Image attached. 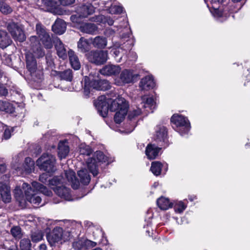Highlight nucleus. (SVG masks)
Listing matches in <instances>:
<instances>
[{
  "label": "nucleus",
  "mask_w": 250,
  "mask_h": 250,
  "mask_svg": "<svg viewBox=\"0 0 250 250\" xmlns=\"http://www.w3.org/2000/svg\"><path fill=\"white\" fill-rule=\"evenodd\" d=\"M171 122L174 129L182 136L188 134L190 129L188 120L182 115L174 114L171 118Z\"/></svg>",
  "instance_id": "0eeeda50"
},
{
  "label": "nucleus",
  "mask_w": 250,
  "mask_h": 250,
  "mask_svg": "<svg viewBox=\"0 0 250 250\" xmlns=\"http://www.w3.org/2000/svg\"><path fill=\"white\" fill-rule=\"evenodd\" d=\"M36 31L38 36H32L29 38L31 51L37 58L42 57L45 52L41 46V44L46 49L53 47V42L46 28L41 23H37L36 25Z\"/></svg>",
  "instance_id": "f03ea898"
},
{
  "label": "nucleus",
  "mask_w": 250,
  "mask_h": 250,
  "mask_svg": "<svg viewBox=\"0 0 250 250\" xmlns=\"http://www.w3.org/2000/svg\"><path fill=\"white\" fill-rule=\"evenodd\" d=\"M160 149L154 145L149 144L146 147V155L149 159H154L158 155Z\"/></svg>",
  "instance_id": "4be33fe9"
},
{
  "label": "nucleus",
  "mask_w": 250,
  "mask_h": 250,
  "mask_svg": "<svg viewBox=\"0 0 250 250\" xmlns=\"http://www.w3.org/2000/svg\"><path fill=\"white\" fill-rule=\"evenodd\" d=\"M68 55L72 67L76 70L80 69L81 68V63L75 53L72 50H69L68 52Z\"/></svg>",
  "instance_id": "412c9836"
},
{
  "label": "nucleus",
  "mask_w": 250,
  "mask_h": 250,
  "mask_svg": "<svg viewBox=\"0 0 250 250\" xmlns=\"http://www.w3.org/2000/svg\"><path fill=\"white\" fill-rule=\"evenodd\" d=\"M157 204L159 208L162 210H167L172 207V203L168 199L161 197L157 201Z\"/></svg>",
  "instance_id": "c756f323"
},
{
  "label": "nucleus",
  "mask_w": 250,
  "mask_h": 250,
  "mask_svg": "<svg viewBox=\"0 0 250 250\" xmlns=\"http://www.w3.org/2000/svg\"><path fill=\"white\" fill-rule=\"evenodd\" d=\"M7 29L15 40L22 42L25 40L23 31L15 22L11 21L8 23Z\"/></svg>",
  "instance_id": "9b49d317"
},
{
  "label": "nucleus",
  "mask_w": 250,
  "mask_h": 250,
  "mask_svg": "<svg viewBox=\"0 0 250 250\" xmlns=\"http://www.w3.org/2000/svg\"><path fill=\"white\" fill-rule=\"evenodd\" d=\"M2 73L1 71V70H0V78H1L2 77Z\"/></svg>",
  "instance_id": "338daca9"
},
{
  "label": "nucleus",
  "mask_w": 250,
  "mask_h": 250,
  "mask_svg": "<svg viewBox=\"0 0 250 250\" xmlns=\"http://www.w3.org/2000/svg\"><path fill=\"white\" fill-rule=\"evenodd\" d=\"M100 79H94L89 82L88 79L85 78L84 79V86L83 88V93L86 97L90 96L91 92H93V90H99V87L100 86Z\"/></svg>",
  "instance_id": "4468645a"
},
{
  "label": "nucleus",
  "mask_w": 250,
  "mask_h": 250,
  "mask_svg": "<svg viewBox=\"0 0 250 250\" xmlns=\"http://www.w3.org/2000/svg\"><path fill=\"white\" fill-rule=\"evenodd\" d=\"M137 76V75L133 74L132 70L125 69L121 72L119 77L116 79L115 83L120 86L133 83L134 78Z\"/></svg>",
  "instance_id": "f8f14e48"
},
{
  "label": "nucleus",
  "mask_w": 250,
  "mask_h": 250,
  "mask_svg": "<svg viewBox=\"0 0 250 250\" xmlns=\"http://www.w3.org/2000/svg\"><path fill=\"white\" fill-rule=\"evenodd\" d=\"M83 239H80L73 243V248L75 250H83Z\"/></svg>",
  "instance_id": "c03bdc74"
},
{
  "label": "nucleus",
  "mask_w": 250,
  "mask_h": 250,
  "mask_svg": "<svg viewBox=\"0 0 250 250\" xmlns=\"http://www.w3.org/2000/svg\"><path fill=\"white\" fill-rule=\"evenodd\" d=\"M59 76L61 79L71 81L73 78L72 71L71 69H67L59 73Z\"/></svg>",
  "instance_id": "c9c22d12"
},
{
  "label": "nucleus",
  "mask_w": 250,
  "mask_h": 250,
  "mask_svg": "<svg viewBox=\"0 0 250 250\" xmlns=\"http://www.w3.org/2000/svg\"><path fill=\"white\" fill-rule=\"evenodd\" d=\"M38 250H46V246L44 244H41L39 247Z\"/></svg>",
  "instance_id": "052dcab7"
},
{
  "label": "nucleus",
  "mask_w": 250,
  "mask_h": 250,
  "mask_svg": "<svg viewBox=\"0 0 250 250\" xmlns=\"http://www.w3.org/2000/svg\"><path fill=\"white\" fill-rule=\"evenodd\" d=\"M8 94V90L3 85L0 83V96H6Z\"/></svg>",
  "instance_id": "3c124183"
},
{
  "label": "nucleus",
  "mask_w": 250,
  "mask_h": 250,
  "mask_svg": "<svg viewBox=\"0 0 250 250\" xmlns=\"http://www.w3.org/2000/svg\"><path fill=\"white\" fill-rule=\"evenodd\" d=\"M139 86L143 90L153 88L155 86V82L152 77L148 76L143 78L140 82Z\"/></svg>",
  "instance_id": "6ab92c4d"
},
{
  "label": "nucleus",
  "mask_w": 250,
  "mask_h": 250,
  "mask_svg": "<svg viewBox=\"0 0 250 250\" xmlns=\"http://www.w3.org/2000/svg\"><path fill=\"white\" fill-rule=\"evenodd\" d=\"M106 39L100 36L95 37L93 42L92 44L95 47L99 48H103L106 45Z\"/></svg>",
  "instance_id": "2f4dec72"
},
{
  "label": "nucleus",
  "mask_w": 250,
  "mask_h": 250,
  "mask_svg": "<svg viewBox=\"0 0 250 250\" xmlns=\"http://www.w3.org/2000/svg\"><path fill=\"white\" fill-rule=\"evenodd\" d=\"M79 151L81 155L89 156L92 153L91 147L85 144H82L79 146Z\"/></svg>",
  "instance_id": "f704fd0d"
},
{
  "label": "nucleus",
  "mask_w": 250,
  "mask_h": 250,
  "mask_svg": "<svg viewBox=\"0 0 250 250\" xmlns=\"http://www.w3.org/2000/svg\"><path fill=\"white\" fill-rule=\"evenodd\" d=\"M32 186L33 189L28 184L23 183L22 188L25 193L26 200L33 204L38 205L41 202V197L36 193L37 191L47 196H51L52 195L51 190L37 182H33Z\"/></svg>",
  "instance_id": "7ed1b4c3"
},
{
  "label": "nucleus",
  "mask_w": 250,
  "mask_h": 250,
  "mask_svg": "<svg viewBox=\"0 0 250 250\" xmlns=\"http://www.w3.org/2000/svg\"><path fill=\"white\" fill-rule=\"evenodd\" d=\"M225 0H211L212 5H220Z\"/></svg>",
  "instance_id": "5fc2aeb1"
},
{
  "label": "nucleus",
  "mask_w": 250,
  "mask_h": 250,
  "mask_svg": "<svg viewBox=\"0 0 250 250\" xmlns=\"http://www.w3.org/2000/svg\"><path fill=\"white\" fill-rule=\"evenodd\" d=\"M5 0H0V11L3 14L7 15L11 13L13 10Z\"/></svg>",
  "instance_id": "72a5a7b5"
},
{
  "label": "nucleus",
  "mask_w": 250,
  "mask_h": 250,
  "mask_svg": "<svg viewBox=\"0 0 250 250\" xmlns=\"http://www.w3.org/2000/svg\"><path fill=\"white\" fill-rule=\"evenodd\" d=\"M26 55V68L31 76V79L37 83H40L43 80V72L37 68L35 56L32 52ZM36 57H37L36 56Z\"/></svg>",
  "instance_id": "39448f33"
},
{
  "label": "nucleus",
  "mask_w": 250,
  "mask_h": 250,
  "mask_svg": "<svg viewBox=\"0 0 250 250\" xmlns=\"http://www.w3.org/2000/svg\"><path fill=\"white\" fill-rule=\"evenodd\" d=\"M22 190L19 187H17L14 190V194L15 197L17 200H20L21 198L22 197Z\"/></svg>",
  "instance_id": "de8ad7c7"
},
{
  "label": "nucleus",
  "mask_w": 250,
  "mask_h": 250,
  "mask_svg": "<svg viewBox=\"0 0 250 250\" xmlns=\"http://www.w3.org/2000/svg\"><path fill=\"white\" fill-rule=\"evenodd\" d=\"M62 5H69L72 4L75 2V0H60Z\"/></svg>",
  "instance_id": "864d4df0"
},
{
  "label": "nucleus",
  "mask_w": 250,
  "mask_h": 250,
  "mask_svg": "<svg viewBox=\"0 0 250 250\" xmlns=\"http://www.w3.org/2000/svg\"><path fill=\"white\" fill-rule=\"evenodd\" d=\"M47 238L51 246L54 245L56 243L61 242L62 240L65 241V239L63 229L60 227L55 228L52 232L47 235Z\"/></svg>",
  "instance_id": "ddd939ff"
},
{
  "label": "nucleus",
  "mask_w": 250,
  "mask_h": 250,
  "mask_svg": "<svg viewBox=\"0 0 250 250\" xmlns=\"http://www.w3.org/2000/svg\"><path fill=\"white\" fill-rule=\"evenodd\" d=\"M77 47L79 51L85 53L90 50V45L86 39L81 37L77 43Z\"/></svg>",
  "instance_id": "bb28decb"
},
{
  "label": "nucleus",
  "mask_w": 250,
  "mask_h": 250,
  "mask_svg": "<svg viewBox=\"0 0 250 250\" xmlns=\"http://www.w3.org/2000/svg\"><path fill=\"white\" fill-rule=\"evenodd\" d=\"M69 152L67 145L63 142H60L58 145V156L61 159L65 158Z\"/></svg>",
  "instance_id": "cd10ccee"
},
{
  "label": "nucleus",
  "mask_w": 250,
  "mask_h": 250,
  "mask_svg": "<svg viewBox=\"0 0 250 250\" xmlns=\"http://www.w3.org/2000/svg\"><path fill=\"white\" fill-rule=\"evenodd\" d=\"M49 175L47 173L42 174L40 176L39 180L42 183H49V180H48ZM51 179H50L51 180Z\"/></svg>",
  "instance_id": "09e8293b"
},
{
  "label": "nucleus",
  "mask_w": 250,
  "mask_h": 250,
  "mask_svg": "<svg viewBox=\"0 0 250 250\" xmlns=\"http://www.w3.org/2000/svg\"><path fill=\"white\" fill-rule=\"evenodd\" d=\"M107 2H105V3H104V4L105 5H106V4H107Z\"/></svg>",
  "instance_id": "774afa93"
},
{
  "label": "nucleus",
  "mask_w": 250,
  "mask_h": 250,
  "mask_svg": "<svg viewBox=\"0 0 250 250\" xmlns=\"http://www.w3.org/2000/svg\"><path fill=\"white\" fill-rule=\"evenodd\" d=\"M30 241L28 238H23L21 240L19 250H31Z\"/></svg>",
  "instance_id": "e433bc0d"
},
{
  "label": "nucleus",
  "mask_w": 250,
  "mask_h": 250,
  "mask_svg": "<svg viewBox=\"0 0 250 250\" xmlns=\"http://www.w3.org/2000/svg\"><path fill=\"white\" fill-rule=\"evenodd\" d=\"M212 7L213 10L211 12L215 17L220 18L224 15V12L220 8V5H212Z\"/></svg>",
  "instance_id": "4c0bfd02"
},
{
  "label": "nucleus",
  "mask_w": 250,
  "mask_h": 250,
  "mask_svg": "<svg viewBox=\"0 0 250 250\" xmlns=\"http://www.w3.org/2000/svg\"><path fill=\"white\" fill-rule=\"evenodd\" d=\"M13 131L12 129L6 128L3 133V138L7 140L11 137V132Z\"/></svg>",
  "instance_id": "8fccbe9b"
},
{
  "label": "nucleus",
  "mask_w": 250,
  "mask_h": 250,
  "mask_svg": "<svg viewBox=\"0 0 250 250\" xmlns=\"http://www.w3.org/2000/svg\"><path fill=\"white\" fill-rule=\"evenodd\" d=\"M78 175L81 182L83 185H88L90 181V176L85 169H83L78 172Z\"/></svg>",
  "instance_id": "c85d7f7f"
},
{
  "label": "nucleus",
  "mask_w": 250,
  "mask_h": 250,
  "mask_svg": "<svg viewBox=\"0 0 250 250\" xmlns=\"http://www.w3.org/2000/svg\"><path fill=\"white\" fill-rule=\"evenodd\" d=\"M53 41L59 57L63 60L66 59V50L62 42L58 37L53 38Z\"/></svg>",
  "instance_id": "dca6fc26"
},
{
  "label": "nucleus",
  "mask_w": 250,
  "mask_h": 250,
  "mask_svg": "<svg viewBox=\"0 0 250 250\" xmlns=\"http://www.w3.org/2000/svg\"><path fill=\"white\" fill-rule=\"evenodd\" d=\"M106 161H107V157L104 155L103 152L97 151L94 154V158L89 159L86 163L90 172L94 176H96L99 172L98 163Z\"/></svg>",
  "instance_id": "1a4fd4ad"
},
{
  "label": "nucleus",
  "mask_w": 250,
  "mask_h": 250,
  "mask_svg": "<svg viewBox=\"0 0 250 250\" xmlns=\"http://www.w3.org/2000/svg\"><path fill=\"white\" fill-rule=\"evenodd\" d=\"M76 17V16H75V15H73V16H71L70 19L72 21L77 22V20H75Z\"/></svg>",
  "instance_id": "e2e57ef3"
},
{
  "label": "nucleus",
  "mask_w": 250,
  "mask_h": 250,
  "mask_svg": "<svg viewBox=\"0 0 250 250\" xmlns=\"http://www.w3.org/2000/svg\"><path fill=\"white\" fill-rule=\"evenodd\" d=\"M121 71V68L119 65L108 64L104 66L100 71L101 74L105 76L116 75Z\"/></svg>",
  "instance_id": "f3484780"
},
{
  "label": "nucleus",
  "mask_w": 250,
  "mask_h": 250,
  "mask_svg": "<svg viewBox=\"0 0 250 250\" xmlns=\"http://www.w3.org/2000/svg\"><path fill=\"white\" fill-rule=\"evenodd\" d=\"M31 237L33 242H37L42 239L43 235L42 232L38 230L32 232Z\"/></svg>",
  "instance_id": "ea45409f"
},
{
  "label": "nucleus",
  "mask_w": 250,
  "mask_h": 250,
  "mask_svg": "<svg viewBox=\"0 0 250 250\" xmlns=\"http://www.w3.org/2000/svg\"><path fill=\"white\" fill-rule=\"evenodd\" d=\"M105 16L104 15H98L92 18V21L94 22L105 24Z\"/></svg>",
  "instance_id": "49530a36"
},
{
  "label": "nucleus",
  "mask_w": 250,
  "mask_h": 250,
  "mask_svg": "<svg viewBox=\"0 0 250 250\" xmlns=\"http://www.w3.org/2000/svg\"><path fill=\"white\" fill-rule=\"evenodd\" d=\"M156 107V103L152 97L144 96L141 97V103L139 104L137 109L133 111L131 114H129V118L138 116L143 113L153 112V109Z\"/></svg>",
  "instance_id": "423d86ee"
},
{
  "label": "nucleus",
  "mask_w": 250,
  "mask_h": 250,
  "mask_svg": "<svg viewBox=\"0 0 250 250\" xmlns=\"http://www.w3.org/2000/svg\"><path fill=\"white\" fill-rule=\"evenodd\" d=\"M52 30L55 33L62 34L66 29L65 22L62 20L57 19L52 27Z\"/></svg>",
  "instance_id": "5701e85b"
},
{
  "label": "nucleus",
  "mask_w": 250,
  "mask_h": 250,
  "mask_svg": "<svg viewBox=\"0 0 250 250\" xmlns=\"http://www.w3.org/2000/svg\"><path fill=\"white\" fill-rule=\"evenodd\" d=\"M105 23H107L109 25H112L114 23V21L109 17H105Z\"/></svg>",
  "instance_id": "6e6d98bb"
},
{
  "label": "nucleus",
  "mask_w": 250,
  "mask_h": 250,
  "mask_svg": "<svg viewBox=\"0 0 250 250\" xmlns=\"http://www.w3.org/2000/svg\"><path fill=\"white\" fill-rule=\"evenodd\" d=\"M12 42L7 33L4 30H0V47L4 48L9 45Z\"/></svg>",
  "instance_id": "a878e982"
},
{
  "label": "nucleus",
  "mask_w": 250,
  "mask_h": 250,
  "mask_svg": "<svg viewBox=\"0 0 250 250\" xmlns=\"http://www.w3.org/2000/svg\"><path fill=\"white\" fill-rule=\"evenodd\" d=\"M106 7H109L108 10L109 12L112 14H120L123 12V7L119 5H112L110 7L105 6Z\"/></svg>",
  "instance_id": "58836bf2"
},
{
  "label": "nucleus",
  "mask_w": 250,
  "mask_h": 250,
  "mask_svg": "<svg viewBox=\"0 0 250 250\" xmlns=\"http://www.w3.org/2000/svg\"><path fill=\"white\" fill-rule=\"evenodd\" d=\"M86 58L90 62L97 65L104 63L108 59L107 51H91L86 54Z\"/></svg>",
  "instance_id": "9d476101"
},
{
  "label": "nucleus",
  "mask_w": 250,
  "mask_h": 250,
  "mask_svg": "<svg viewBox=\"0 0 250 250\" xmlns=\"http://www.w3.org/2000/svg\"><path fill=\"white\" fill-rule=\"evenodd\" d=\"M95 11L94 6L91 3H86L80 6L77 10L78 16L80 18H86L92 14Z\"/></svg>",
  "instance_id": "2eb2a0df"
},
{
  "label": "nucleus",
  "mask_w": 250,
  "mask_h": 250,
  "mask_svg": "<svg viewBox=\"0 0 250 250\" xmlns=\"http://www.w3.org/2000/svg\"><path fill=\"white\" fill-rule=\"evenodd\" d=\"M5 169V166L4 165H0V172H2Z\"/></svg>",
  "instance_id": "680f3d73"
},
{
  "label": "nucleus",
  "mask_w": 250,
  "mask_h": 250,
  "mask_svg": "<svg viewBox=\"0 0 250 250\" xmlns=\"http://www.w3.org/2000/svg\"><path fill=\"white\" fill-rule=\"evenodd\" d=\"M83 250H87L93 248L97 245L96 242L88 239H83Z\"/></svg>",
  "instance_id": "37998d69"
},
{
  "label": "nucleus",
  "mask_w": 250,
  "mask_h": 250,
  "mask_svg": "<svg viewBox=\"0 0 250 250\" xmlns=\"http://www.w3.org/2000/svg\"><path fill=\"white\" fill-rule=\"evenodd\" d=\"M94 104L99 113L103 117H105L108 111H116L114 116V121L116 123L120 124L124 119L128 111V105L126 101L122 98H119L112 100L105 96H99Z\"/></svg>",
  "instance_id": "f257e3e1"
},
{
  "label": "nucleus",
  "mask_w": 250,
  "mask_h": 250,
  "mask_svg": "<svg viewBox=\"0 0 250 250\" xmlns=\"http://www.w3.org/2000/svg\"><path fill=\"white\" fill-rule=\"evenodd\" d=\"M1 198L3 202L8 203L11 200V194L9 188L6 185L3 184L0 187Z\"/></svg>",
  "instance_id": "393cba45"
},
{
  "label": "nucleus",
  "mask_w": 250,
  "mask_h": 250,
  "mask_svg": "<svg viewBox=\"0 0 250 250\" xmlns=\"http://www.w3.org/2000/svg\"><path fill=\"white\" fill-rule=\"evenodd\" d=\"M65 180L62 176H55L49 180V185L55 186L52 188L54 192L61 198L67 201L73 200L70 189L65 186Z\"/></svg>",
  "instance_id": "20e7f679"
},
{
  "label": "nucleus",
  "mask_w": 250,
  "mask_h": 250,
  "mask_svg": "<svg viewBox=\"0 0 250 250\" xmlns=\"http://www.w3.org/2000/svg\"><path fill=\"white\" fill-rule=\"evenodd\" d=\"M189 199L191 201H192L194 200V198H191V197H189Z\"/></svg>",
  "instance_id": "69168bd1"
},
{
  "label": "nucleus",
  "mask_w": 250,
  "mask_h": 250,
  "mask_svg": "<svg viewBox=\"0 0 250 250\" xmlns=\"http://www.w3.org/2000/svg\"><path fill=\"white\" fill-rule=\"evenodd\" d=\"M55 157L52 154H43L36 161V164L39 167L47 172H53L55 168Z\"/></svg>",
  "instance_id": "6e6552de"
},
{
  "label": "nucleus",
  "mask_w": 250,
  "mask_h": 250,
  "mask_svg": "<svg viewBox=\"0 0 250 250\" xmlns=\"http://www.w3.org/2000/svg\"><path fill=\"white\" fill-rule=\"evenodd\" d=\"M12 235L16 238H20L21 236V230L19 227H14L11 229Z\"/></svg>",
  "instance_id": "a18cd8bd"
},
{
  "label": "nucleus",
  "mask_w": 250,
  "mask_h": 250,
  "mask_svg": "<svg viewBox=\"0 0 250 250\" xmlns=\"http://www.w3.org/2000/svg\"><path fill=\"white\" fill-rule=\"evenodd\" d=\"M124 46H123V47H119L117 49H114L112 50L113 52V54L114 55L115 57H117L119 56V54L121 52V50L122 51H123V48H124Z\"/></svg>",
  "instance_id": "603ef678"
},
{
  "label": "nucleus",
  "mask_w": 250,
  "mask_h": 250,
  "mask_svg": "<svg viewBox=\"0 0 250 250\" xmlns=\"http://www.w3.org/2000/svg\"><path fill=\"white\" fill-rule=\"evenodd\" d=\"M167 130L166 127L162 125H158L155 127V139L158 141L164 142L167 139Z\"/></svg>",
  "instance_id": "a211bd4d"
},
{
  "label": "nucleus",
  "mask_w": 250,
  "mask_h": 250,
  "mask_svg": "<svg viewBox=\"0 0 250 250\" xmlns=\"http://www.w3.org/2000/svg\"><path fill=\"white\" fill-rule=\"evenodd\" d=\"M99 90H106L109 89L110 87V83L106 80H101L100 81Z\"/></svg>",
  "instance_id": "a19ab883"
},
{
  "label": "nucleus",
  "mask_w": 250,
  "mask_h": 250,
  "mask_svg": "<svg viewBox=\"0 0 250 250\" xmlns=\"http://www.w3.org/2000/svg\"><path fill=\"white\" fill-rule=\"evenodd\" d=\"M23 169L26 173H30L34 169V162L31 158L27 157L25 159Z\"/></svg>",
  "instance_id": "7c9ffc66"
},
{
  "label": "nucleus",
  "mask_w": 250,
  "mask_h": 250,
  "mask_svg": "<svg viewBox=\"0 0 250 250\" xmlns=\"http://www.w3.org/2000/svg\"><path fill=\"white\" fill-rule=\"evenodd\" d=\"M79 29L84 33L93 34L97 30L98 27L94 23H85L80 25Z\"/></svg>",
  "instance_id": "b1692460"
},
{
  "label": "nucleus",
  "mask_w": 250,
  "mask_h": 250,
  "mask_svg": "<svg viewBox=\"0 0 250 250\" xmlns=\"http://www.w3.org/2000/svg\"><path fill=\"white\" fill-rule=\"evenodd\" d=\"M186 207L187 205L182 201H178L174 206V209L175 212L181 213L186 209Z\"/></svg>",
  "instance_id": "79ce46f5"
},
{
  "label": "nucleus",
  "mask_w": 250,
  "mask_h": 250,
  "mask_svg": "<svg viewBox=\"0 0 250 250\" xmlns=\"http://www.w3.org/2000/svg\"><path fill=\"white\" fill-rule=\"evenodd\" d=\"M126 42H128V43L125 45V46H126V48L124 49V50H129L131 48V41L129 40H126Z\"/></svg>",
  "instance_id": "bf43d9fd"
},
{
  "label": "nucleus",
  "mask_w": 250,
  "mask_h": 250,
  "mask_svg": "<svg viewBox=\"0 0 250 250\" xmlns=\"http://www.w3.org/2000/svg\"><path fill=\"white\" fill-rule=\"evenodd\" d=\"M162 167V164L161 163L155 161L152 163L150 170L155 175L158 176L161 174Z\"/></svg>",
  "instance_id": "473e14b6"
},
{
  "label": "nucleus",
  "mask_w": 250,
  "mask_h": 250,
  "mask_svg": "<svg viewBox=\"0 0 250 250\" xmlns=\"http://www.w3.org/2000/svg\"><path fill=\"white\" fill-rule=\"evenodd\" d=\"M65 176L66 180L71 185L73 188L77 189L79 188V182L76 179L75 172L73 170H65Z\"/></svg>",
  "instance_id": "aec40b11"
},
{
  "label": "nucleus",
  "mask_w": 250,
  "mask_h": 250,
  "mask_svg": "<svg viewBox=\"0 0 250 250\" xmlns=\"http://www.w3.org/2000/svg\"><path fill=\"white\" fill-rule=\"evenodd\" d=\"M234 2H237L240 1L241 0H232Z\"/></svg>",
  "instance_id": "0e129e2a"
},
{
  "label": "nucleus",
  "mask_w": 250,
  "mask_h": 250,
  "mask_svg": "<svg viewBox=\"0 0 250 250\" xmlns=\"http://www.w3.org/2000/svg\"><path fill=\"white\" fill-rule=\"evenodd\" d=\"M6 109L5 103L2 101H0V110L4 111Z\"/></svg>",
  "instance_id": "13d9d810"
},
{
  "label": "nucleus",
  "mask_w": 250,
  "mask_h": 250,
  "mask_svg": "<svg viewBox=\"0 0 250 250\" xmlns=\"http://www.w3.org/2000/svg\"><path fill=\"white\" fill-rule=\"evenodd\" d=\"M115 33L114 30L112 29L111 28H107L105 30V34L107 36H112Z\"/></svg>",
  "instance_id": "4d7b16f0"
}]
</instances>
